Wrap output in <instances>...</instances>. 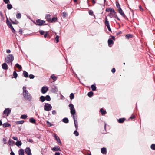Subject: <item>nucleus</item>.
Masks as SVG:
<instances>
[{"label":"nucleus","instance_id":"1","mask_svg":"<svg viewBox=\"0 0 155 155\" xmlns=\"http://www.w3.org/2000/svg\"><path fill=\"white\" fill-rule=\"evenodd\" d=\"M23 95L24 98L29 101H31L32 97L28 91L26 90V87L23 86Z\"/></svg>","mask_w":155,"mask_h":155},{"label":"nucleus","instance_id":"2","mask_svg":"<svg viewBox=\"0 0 155 155\" xmlns=\"http://www.w3.org/2000/svg\"><path fill=\"white\" fill-rule=\"evenodd\" d=\"M106 11L107 12H110V14L108 16H109L110 18H112L113 16H111L110 15V14H114V17L116 18L117 20H118L119 21L120 20V19L119 18L117 17V15L116 14V12H115L114 9H113L111 8H107L106 9Z\"/></svg>","mask_w":155,"mask_h":155},{"label":"nucleus","instance_id":"3","mask_svg":"<svg viewBox=\"0 0 155 155\" xmlns=\"http://www.w3.org/2000/svg\"><path fill=\"white\" fill-rule=\"evenodd\" d=\"M14 59V58L12 54L8 55L5 58V61L8 64L11 63V65L12 64V62Z\"/></svg>","mask_w":155,"mask_h":155},{"label":"nucleus","instance_id":"4","mask_svg":"<svg viewBox=\"0 0 155 155\" xmlns=\"http://www.w3.org/2000/svg\"><path fill=\"white\" fill-rule=\"evenodd\" d=\"M44 110L46 111H50L52 108L51 105L48 103H45L44 106Z\"/></svg>","mask_w":155,"mask_h":155},{"label":"nucleus","instance_id":"5","mask_svg":"<svg viewBox=\"0 0 155 155\" xmlns=\"http://www.w3.org/2000/svg\"><path fill=\"white\" fill-rule=\"evenodd\" d=\"M69 107H70L71 114L73 115V116L75 114L76 112L74 105L71 104H70L69 105Z\"/></svg>","mask_w":155,"mask_h":155},{"label":"nucleus","instance_id":"6","mask_svg":"<svg viewBox=\"0 0 155 155\" xmlns=\"http://www.w3.org/2000/svg\"><path fill=\"white\" fill-rule=\"evenodd\" d=\"M45 22V21L44 20L38 19L36 20V23L35 24L41 26Z\"/></svg>","mask_w":155,"mask_h":155},{"label":"nucleus","instance_id":"7","mask_svg":"<svg viewBox=\"0 0 155 155\" xmlns=\"http://www.w3.org/2000/svg\"><path fill=\"white\" fill-rule=\"evenodd\" d=\"M73 117L74 119V124L76 130L78 129V123L77 121V118H75L74 115L73 116Z\"/></svg>","mask_w":155,"mask_h":155},{"label":"nucleus","instance_id":"8","mask_svg":"<svg viewBox=\"0 0 155 155\" xmlns=\"http://www.w3.org/2000/svg\"><path fill=\"white\" fill-rule=\"evenodd\" d=\"M11 113V110L9 108L6 109L4 111L3 113L4 114H6L8 116Z\"/></svg>","mask_w":155,"mask_h":155},{"label":"nucleus","instance_id":"9","mask_svg":"<svg viewBox=\"0 0 155 155\" xmlns=\"http://www.w3.org/2000/svg\"><path fill=\"white\" fill-rule=\"evenodd\" d=\"M51 150L53 151H61L60 147L59 146H55L54 147L52 148Z\"/></svg>","mask_w":155,"mask_h":155},{"label":"nucleus","instance_id":"10","mask_svg":"<svg viewBox=\"0 0 155 155\" xmlns=\"http://www.w3.org/2000/svg\"><path fill=\"white\" fill-rule=\"evenodd\" d=\"M25 152L27 155H31V150L29 147H27L25 149Z\"/></svg>","mask_w":155,"mask_h":155},{"label":"nucleus","instance_id":"11","mask_svg":"<svg viewBox=\"0 0 155 155\" xmlns=\"http://www.w3.org/2000/svg\"><path fill=\"white\" fill-rule=\"evenodd\" d=\"M48 90V88L46 87H43L41 88V92L43 94L46 93Z\"/></svg>","mask_w":155,"mask_h":155},{"label":"nucleus","instance_id":"12","mask_svg":"<svg viewBox=\"0 0 155 155\" xmlns=\"http://www.w3.org/2000/svg\"><path fill=\"white\" fill-rule=\"evenodd\" d=\"M54 137L55 138V140L58 143H60V144L61 145V143L59 137L57 136V134H54Z\"/></svg>","mask_w":155,"mask_h":155},{"label":"nucleus","instance_id":"13","mask_svg":"<svg viewBox=\"0 0 155 155\" xmlns=\"http://www.w3.org/2000/svg\"><path fill=\"white\" fill-rule=\"evenodd\" d=\"M108 46L110 47H111L114 44L113 40L110 38L108 40Z\"/></svg>","mask_w":155,"mask_h":155},{"label":"nucleus","instance_id":"14","mask_svg":"<svg viewBox=\"0 0 155 155\" xmlns=\"http://www.w3.org/2000/svg\"><path fill=\"white\" fill-rule=\"evenodd\" d=\"M118 11L119 13L121 15L124 17H126V15L124 14V12H123L121 8H120L119 9H118Z\"/></svg>","mask_w":155,"mask_h":155},{"label":"nucleus","instance_id":"15","mask_svg":"<svg viewBox=\"0 0 155 155\" xmlns=\"http://www.w3.org/2000/svg\"><path fill=\"white\" fill-rule=\"evenodd\" d=\"M2 67L3 69L5 70H7L8 69V66L5 63H4L2 64Z\"/></svg>","mask_w":155,"mask_h":155},{"label":"nucleus","instance_id":"16","mask_svg":"<svg viewBox=\"0 0 155 155\" xmlns=\"http://www.w3.org/2000/svg\"><path fill=\"white\" fill-rule=\"evenodd\" d=\"M101 153L103 154H106L107 153V150L106 148L103 147L101 149Z\"/></svg>","mask_w":155,"mask_h":155},{"label":"nucleus","instance_id":"17","mask_svg":"<svg viewBox=\"0 0 155 155\" xmlns=\"http://www.w3.org/2000/svg\"><path fill=\"white\" fill-rule=\"evenodd\" d=\"M52 91L54 93H56L58 91V89L56 87L54 86L52 88Z\"/></svg>","mask_w":155,"mask_h":155},{"label":"nucleus","instance_id":"18","mask_svg":"<svg viewBox=\"0 0 155 155\" xmlns=\"http://www.w3.org/2000/svg\"><path fill=\"white\" fill-rule=\"evenodd\" d=\"M68 15L67 12H63L61 15V16L63 18H65Z\"/></svg>","mask_w":155,"mask_h":155},{"label":"nucleus","instance_id":"19","mask_svg":"<svg viewBox=\"0 0 155 155\" xmlns=\"http://www.w3.org/2000/svg\"><path fill=\"white\" fill-rule=\"evenodd\" d=\"M105 24L107 27L110 26L109 21H108L107 17H106L105 18Z\"/></svg>","mask_w":155,"mask_h":155},{"label":"nucleus","instance_id":"20","mask_svg":"<svg viewBox=\"0 0 155 155\" xmlns=\"http://www.w3.org/2000/svg\"><path fill=\"white\" fill-rule=\"evenodd\" d=\"M62 121L65 123H68L69 122V120L67 117L64 118L62 120Z\"/></svg>","mask_w":155,"mask_h":155},{"label":"nucleus","instance_id":"21","mask_svg":"<svg viewBox=\"0 0 155 155\" xmlns=\"http://www.w3.org/2000/svg\"><path fill=\"white\" fill-rule=\"evenodd\" d=\"M19 155H24V151L23 149H20L18 151Z\"/></svg>","mask_w":155,"mask_h":155},{"label":"nucleus","instance_id":"22","mask_svg":"<svg viewBox=\"0 0 155 155\" xmlns=\"http://www.w3.org/2000/svg\"><path fill=\"white\" fill-rule=\"evenodd\" d=\"M29 121L32 123L34 124L36 122V120L33 118L32 117L30 119Z\"/></svg>","mask_w":155,"mask_h":155},{"label":"nucleus","instance_id":"23","mask_svg":"<svg viewBox=\"0 0 155 155\" xmlns=\"http://www.w3.org/2000/svg\"><path fill=\"white\" fill-rule=\"evenodd\" d=\"M3 127H9L11 126V125L8 123H5L2 124Z\"/></svg>","mask_w":155,"mask_h":155},{"label":"nucleus","instance_id":"24","mask_svg":"<svg viewBox=\"0 0 155 155\" xmlns=\"http://www.w3.org/2000/svg\"><path fill=\"white\" fill-rule=\"evenodd\" d=\"M133 35L131 34L127 35L125 36V38L127 39H129L130 38H132Z\"/></svg>","mask_w":155,"mask_h":155},{"label":"nucleus","instance_id":"25","mask_svg":"<svg viewBox=\"0 0 155 155\" xmlns=\"http://www.w3.org/2000/svg\"><path fill=\"white\" fill-rule=\"evenodd\" d=\"M23 74L25 78H27L28 76V73L25 71H24L23 72Z\"/></svg>","mask_w":155,"mask_h":155},{"label":"nucleus","instance_id":"26","mask_svg":"<svg viewBox=\"0 0 155 155\" xmlns=\"http://www.w3.org/2000/svg\"><path fill=\"white\" fill-rule=\"evenodd\" d=\"M8 144L10 145H13L14 144V142L12 140H10L8 142Z\"/></svg>","mask_w":155,"mask_h":155},{"label":"nucleus","instance_id":"27","mask_svg":"<svg viewBox=\"0 0 155 155\" xmlns=\"http://www.w3.org/2000/svg\"><path fill=\"white\" fill-rule=\"evenodd\" d=\"M15 144L17 146L19 147L21 145L22 143L21 141H17L15 143Z\"/></svg>","mask_w":155,"mask_h":155},{"label":"nucleus","instance_id":"28","mask_svg":"<svg viewBox=\"0 0 155 155\" xmlns=\"http://www.w3.org/2000/svg\"><path fill=\"white\" fill-rule=\"evenodd\" d=\"M91 87L92 91H95L96 90V87L95 84L92 85L91 86Z\"/></svg>","mask_w":155,"mask_h":155},{"label":"nucleus","instance_id":"29","mask_svg":"<svg viewBox=\"0 0 155 155\" xmlns=\"http://www.w3.org/2000/svg\"><path fill=\"white\" fill-rule=\"evenodd\" d=\"M118 120L119 123H122L124 121L125 119L124 118H121L118 119Z\"/></svg>","mask_w":155,"mask_h":155},{"label":"nucleus","instance_id":"30","mask_svg":"<svg viewBox=\"0 0 155 155\" xmlns=\"http://www.w3.org/2000/svg\"><path fill=\"white\" fill-rule=\"evenodd\" d=\"M45 100V97L44 96H41L40 97V100L41 102H43Z\"/></svg>","mask_w":155,"mask_h":155},{"label":"nucleus","instance_id":"31","mask_svg":"<svg viewBox=\"0 0 155 155\" xmlns=\"http://www.w3.org/2000/svg\"><path fill=\"white\" fill-rule=\"evenodd\" d=\"M100 112L102 115H104L106 113V111L104 110L103 108H101L100 109Z\"/></svg>","mask_w":155,"mask_h":155},{"label":"nucleus","instance_id":"32","mask_svg":"<svg viewBox=\"0 0 155 155\" xmlns=\"http://www.w3.org/2000/svg\"><path fill=\"white\" fill-rule=\"evenodd\" d=\"M57 20V17H53L51 20V22H55Z\"/></svg>","mask_w":155,"mask_h":155},{"label":"nucleus","instance_id":"33","mask_svg":"<svg viewBox=\"0 0 155 155\" xmlns=\"http://www.w3.org/2000/svg\"><path fill=\"white\" fill-rule=\"evenodd\" d=\"M7 6V8L9 10L11 9L12 7V5L10 4H8Z\"/></svg>","mask_w":155,"mask_h":155},{"label":"nucleus","instance_id":"34","mask_svg":"<svg viewBox=\"0 0 155 155\" xmlns=\"http://www.w3.org/2000/svg\"><path fill=\"white\" fill-rule=\"evenodd\" d=\"M93 92L92 91H90L88 93L87 95L89 97H91L93 95Z\"/></svg>","mask_w":155,"mask_h":155},{"label":"nucleus","instance_id":"35","mask_svg":"<svg viewBox=\"0 0 155 155\" xmlns=\"http://www.w3.org/2000/svg\"><path fill=\"white\" fill-rule=\"evenodd\" d=\"M16 17L17 19H20L21 17V14L19 13H17L16 15Z\"/></svg>","mask_w":155,"mask_h":155},{"label":"nucleus","instance_id":"36","mask_svg":"<svg viewBox=\"0 0 155 155\" xmlns=\"http://www.w3.org/2000/svg\"><path fill=\"white\" fill-rule=\"evenodd\" d=\"M9 28H10L11 29L13 33H15V30L14 29V28L13 27L12 25H10V26H9Z\"/></svg>","mask_w":155,"mask_h":155},{"label":"nucleus","instance_id":"37","mask_svg":"<svg viewBox=\"0 0 155 155\" xmlns=\"http://www.w3.org/2000/svg\"><path fill=\"white\" fill-rule=\"evenodd\" d=\"M45 97V99L48 101H50L51 100V98L49 95H46Z\"/></svg>","mask_w":155,"mask_h":155},{"label":"nucleus","instance_id":"38","mask_svg":"<svg viewBox=\"0 0 155 155\" xmlns=\"http://www.w3.org/2000/svg\"><path fill=\"white\" fill-rule=\"evenodd\" d=\"M10 20H11L12 23L13 24H17L18 23V21H17L16 20H15V21H13L11 19H10Z\"/></svg>","mask_w":155,"mask_h":155},{"label":"nucleus","instance_id":"39","mask_svg":"<svg viewBox=\"0 0 155 155\" xmlns=\"http://www.w3.org/2000/svg\"><path fill=\"white\" fill-rule=\"evenodd\" d=\"M51 78L54 81L56 80L57 79V77L55 76L54 74L52 75Z\"/></svg>","mask_w":155,"mask_h":155},{"label":"nucleus","instance_id":"40","mask_svg":"<svg viewBox=\"0 0 155 155\" xmlns=\"http://www.w3.org/2000/svg\"><path fill=\"white\" fill-rule=\"evenodd\" d=\"M24 122V121L23 120L21 121H17L16 122V124H22Z\"/></svg>","mask_w":155,"mask_h":155},{"label":"nucleus","instance_id":"41","mask_svg":"<svg viewBox=\"0 0 155 155\" xmlns=\"http://www.w3.org/2000/svg\"><path fill=\"white\" fill-rule=\"evenodd\" d=\"M6 23H7V24L8 27L10 26V25H12L11 24V23L9 21H8V19L7 18Z\"/></svg>","mask_w":155,"mask_h":155},{"label":"nucleus","instance_id":"42","mask_svg":"<svg viewBox=\"0 0 155 155\" xmlns=\"http://www.w3.org/2000/svg\"><path fill=\"white\" fill-rule=\"evenodd\" d=\"M27 117V116L26 115H22L21 116V118L22 119H25Z\"/></svg>","mask_w":155,"mask_h":155},{"label":"nucleus","instance_id":"43","mask_svg":"<svg viewBox=\"0 0 155 155\" xmlns=\"http://www.w3.org/2000/svg\"><path fill=\"white\" fill-rule=\"evenodd\" d=\"M13 75L15 78H16L17 77L18 74L15 71H14Z\"/></svg>","mask_w":155,"mask_h":155},{"label":"nucleus","instance_id":"44","mask_svg":"<svg viewBox=\"0 0 155 155\" xmlns=\"http://www.w3.org/2000/svg\"><path fill=\"white\" fill-rule=\"evenodd\" d=\"M46 123L48 127H51L53 125L51 123L49 122L48 121H47Z\"/></svg>","mask_w":155,"mask_h":155},{"label":"nucleus","instance_id":"45","mask_svg":"<svg viewBox=\"0 0 155 155\" xmlns=\"http://www.w3.org/2000/svg\"><path fill=\"white\" fill-rule=\"evenodd\" d=\"M15 66H16V67H17L19 69H22L21 66L18 63L16 64H15Z\"/></svg>","mask_w":155,"mask_h":155},{"label":"nucleus","instance_id":"46","mask_svg":"<svg viewBox=\"0 0 155 155\" xmlns=\"http://www.w3.org/2000/svg\"><path fill=\"white\" fill-rule=\"evenodd\" d=\"M70 97L71 99H73L74 98V94L73 93H71L70 95Z\"/></svg>","mask_w":155,"mask_h":155},{"label":"nucleus","instance_id":"47","mask_svg":"<svg viewBox=\"0 0 155 155\" xmlns=\"http://www.w3.org/2000/svg\"><path fill=\"white\" fill-rule=\"evenodd\" d=\"M74 134L76 136H78L79 135V133L76 130L74 132Z\"/></svg>","mask_w":155,"mask_h":155},{"label":"nucleus","instance_id":"48","mask_svg":"<svg viewBox=\"0 0 155 155\" xmlns=\"http://www.w3.org/2000/svg\"><path fill=\"white\" fill-rule=\"evenodd\" d=\"M59 36H58V35L56 36V37L55 38V40L56 41V43H57L59 42Z\"/></svg>","mask_w":155,"mask_h":155},{"label":"nucleus","instance_id":"49","mask_svg":"<svg viewBox=\"0 0 155 155\" xmlns=\"http://www.w3.org/2000/svg\"><path fill=\"white\" fill-rule=\"evenodd\" d=\"M150 147L152 149L155 150V144H152Z\"/></svg>","mask_w":155,"mask_h":155},{"label":"nucleus","instance_id":"50","mask_svg":"<svg viewBox=\"0 0 155 155\" xmlns=\"http://www.w3.org/2000/svg\"><path fill=\"white\" fill-rule=\"evenodd\" d=\"M116 6L117 8H118V9H119L120 8H120V5L119 3H116Z\"/></svg>","mask_w":155,"mask_h":155},{"label":"nucleus","instance_id":"51","mask_svg":"<svg viewBox=\"0 0 155 155\" xmlns=\"http://www.w3.org/2000/svg\"><path fill=\"white\" fill-rule=\"evenodd\" d=\"M29 76L30 79H33L35 77V76L32 74H30Z\"/></svg>","mask_w":155,"mask_h":155},{"label":"nucleus","instance_id":"52","mask_svg":"<svg viewBox=\"0 0 155 155\" xmlns=\"http://www.w3.org/2000/svg\"><path fill=\"white\" fill-rule=\"evenodd\" d=\"M39 32L41 35H44L45 32L43 30H40L39 31Z\"/></svg>","mask_w":155,"mask_h":155},{"label":"nucleus","instance_id":"53","mask_svg":"<svg viewBox=\"0 0 155 155\" xmlns=\"http://www.w3.org/2000/svg\"><path fill=\"white\" fill-rule=\"evenodd\" d=\"M51 18L50 17V18H47V19H46V20L47 21H48V22H51Z\"/></svg>","mask_w":155,"mask_h":155},{"label":"nucleus","instance_id":"54","mask_svg":"<svg viewBox=\"0 0 155 155\" xmlns=\"http://www.w3.org/2000/svg\"><path fill=\"white\" fill-rule=\"evenodd\" d=\"M3 1L5 4H8L9 2V0H3Z\"/></svg>","mask_w":155,"mask_h":155},{"label":"nucleus","instance_id":"55","mask_svg":"<svg viewBox=\"0 0 155 155\" xmlns=\"http://www.w3.org/2000/svg\"><path fill=\"white\" fill-rule=\"evenodd\" d=\"M93 12L91 10L89 12V15H92L93 14Z\"/></svg>","mask_w":155,"mask_h":155},{"label":"nucleus","instance_id":"56","mask_svg":"<svg viewBox=\"0 0 155 155\" xmlns=\"http://www.w3.org/2000/svg\"><path fill=\"white\" fill-rule=\"evenodd\" d=\"M12 139L15 140H17L18 139V138L14 136L12 137Z\"/></svg>","mask_w":155,"mask_h":155},{"label":"nucleus","instance_id":"57","mask_svg":"<svg viewBox=\"0 0 155 155\" xmlns=\"http://www.w3.org/2000/svg\"><path fill=\"white\" fill-rule=\"evenodd\" d=\"M3 140L4 142V144H6V140L5 138H3Z\"/></svg>","mask_w":155,"mask_h":155},{"label":"nucleus","instance_id":"58","mask_svg":"<svg viewBox=\"0 0 155 155\" xmlns=\"http://www.w3.org/2000/svg\"><path fill=\"white\" fill-rule=\"evenodd\" d=\"M111 71L113 73H114L115 72V69L114 68H113L111 70Z\"/></svg>","mask_w":155,"mask_h":155},{"label":"nucleus","instance_id":"59","mask_svg":"<svg viewBox=\"0 0 155 155\" xmlns=\"http://www.w3.org/2000/svg\"><path fill=\"white\" fill-rule=\"evenodd\" d=\"M107 27L109 31H111V30L110 26Z\"/></svg>","mask_w":155,"mask_h":155},{"label":"nucleus","instance_id":"60","mask_svg":"<svg viewBox=\"0 0 155 155\" xmlns=\"http://www.w3.org/2000/svg\"><path fill=\"white\" fill-rule=\"evenodd\" d=\"M51 16V15L49 14H47L46 15L45 18H50V16Z\"/></svg>","mask_w":155,"mask_h":155},{"label":"nucleus","instance_id":"61","mask_svg":"<svg viewBox=\"0 0 155 155\" xmlns=\"http://www.w3.org/2000/svg\"><path fill=\"white\" fill-rule=\"evenodd\" d=\"M48 34V32H46V33L44 34V37L45 38H46L47 37V35Z\"/></svg>","mask_w":155,"mask_h":155},{"label":"nucleus","instance_id":"62","mask_svg":"<svg viewBox=\"0 0 155 155\" xmlns=\"http://www.w3.org/2000/svg\"><path fill=\"white\" fill-rule=\"evenodd\" d=\"M139 8H140V10L141 11H143V8H142L141 6H139Z\"/></svg>","mask_w":155,"mask_h":155},{"label":"nucleus","instance_id":"63","mask_svg":"<svg viewBox=\"0 0 155 155\" xmlns=\"http://www.w3.org/2000/svg\"><path fill=\"white\" fill-rule=\"evenodd\" d=\"M19 31L21 34H22V30L21 29H19Z\"/></svg>","mask_w":155,"mask_h":155},{"label":"nucleus","instance_id":"64","mask_svg":"<svg viewBox=\"0 0 155 155\" xmlns=\"http://www.w3.org/2000/svg\"><path fill=\"white\" fill-rule=\"evenodd\" d=\"M55 155H60V153L58 152H56L55 154Z\"/></svg>","mask_w":155,"mask_h":155}]
</instances>
